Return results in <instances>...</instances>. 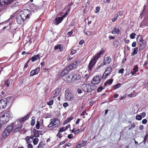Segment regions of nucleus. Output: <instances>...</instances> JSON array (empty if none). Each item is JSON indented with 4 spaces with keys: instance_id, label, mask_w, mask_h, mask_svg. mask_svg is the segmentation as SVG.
I'll return each instance as SVG.
<instances>
[{
    "instance_id": "nucleus-1",
    "label": "nucleus",
    "mask_w": 148,
    "mask_h": 148,
    "mask_svg": "<svg viewBox=\"0 0 148 148\" xmlns=\"http://www.w3.org/2000/svg\"><path fill=\"white\" fill-rule=\"evenodd\" d=\"M30 113H29L27 115L23 118H22L19 119L18 120L15 121L14 122L12 123V125H14L15 127V129L16 131H19L21 130V128L23 127L22 124V122H23L27 119L30 115Z\"/></svg>"
},
{
    "instance_id": "nucleus-60",
    "label": "nucleus",
    "mask_w": 148,
    "mask_h": 148,
    "mask_svg": "<svg viewBox=\"0 0 148 148\" xmlns=\"http://www.w3.org/2000/svg\"><path fill=\"white\" fill-rule=\"evenodd\" d=\"M136 42H133L132 44V47H135L136 46Z\"/></svg>"
},
{
    "instance_id": "nucleus-29",
    "label": "nucleus",
    "mask_w": 148,
    "mask_h": 148,
    "mask_svg": "<svg viewBox=\"0 0 148 148\" xmlns=\"http://www.w3.org/2000/svg\"><path fill=\"white\" fill-rule=\"evenodd\" d=\"M50 123L47 126V127H54V125L53 124L54 119H51L50 120Z\"/></svg>"
},
{
    "instance_id": "nucleus-42",
    "label": "nucleus",
    "mask_w": 148,
    "mask_h": 148,
    "mask_svg": "<svg viewBox=\"0 0 148 148\" xmlns=\"http://www.w3.org/2000/svg\"><path fill=\"white\" fill-rule=\"evenodd\" d=\"M142 116L140 115H138L136 116V119L138 120H140L142 119Z\"/></svg>"
},
{
    "instance_id": "nucleus-59",
    "label": "nucleus",
    "mask_w": 148,
    "mask_h": 148,
    "mask_svg": "<svg viewBox=\"0 0 148 148\" xmlns=\"http://www.w3.org/2000/svg\"><path fill=\"white\" fill-rule=\"evenodd\" d=\"M84 42V40H81L79 42V44L80 45H82L83 44Z\"/></svg>"
},
{
    "instance_id": "nucleus-8",
    "label": "nucleus",
    "mask_w": 148,
    "mask_h": 148,
    "mask_svg": "<svg viewBox=\"0 0 148 148\" xmlns=\"http://www.w3.org/2000/svg\"><path fill=\"white\" fill-rule=\"evenodd\" d=\"M101 77L99 76L94 77L91 81V83L94 84H99L100 81Z\"/></svg>"
},
{
    "instance_id": "nucleus-14",
    "label": "nucleus",
    "mask_w": 148,
    "mask_h": 148,
    "mask_svg": "<svg viewBox=\"0 0 148 148\" xmlns=\"http://www.w3.org/2000/svg\"><path fill=\"white\" fill-rule=\"evenodd\" d=\"M72 77L71 74L66 75L63 78L64 80L69 83H72Z\"/></svg>"
},
{
    "instance_id": "nucleus-21",
    "label": "nucleus",
    "mask_w": 148,
    "mask_h": 148,
    "mask_svg": "<svg viewBox=\"0 0 148 148\" xmlns=\"http://www.w3.org/2000/svg\"><path fill=\"white\" fill-rule=\"evenodd\" d=\"M54 127H57L60 125L59 120L58 119H54Z\"/></svg>"
},
{
    "instance_id": "nucleus-31",
    "label": "nucleus",
    "mask_w": 148,
    "mask_h": 148,
    "mask_svg": "<svg viewBox=\"0 0 148 148\" xmlns=\"http://www.w3.org/2000/svg\"><path fill=\"white\" fill-rule=\"evenodd\" d=\"M113 81V79H110L106 81L105 83V85H107L108 84L110 85L112 84Z\"/></svg>"
},
{
    "instance_id": "nucleus-37",
    "label": "nucleus",
    "mask_w": 148,
    "mask_h": 148,
    "mask_svg": "<svg viewBox=\"0 0 148 148\" xmlns=\"http://www.w3.org/2000/svg\"><path fill=\"white\" fill-rule=\"evenodd\" d=\"M121 85V84H120V83L117 84L114 86V89H116L118 88H119L120 87Z\"/></svg>"
},
{
    "instance_id": "nucleus-22",
    "label": "nucleus",
    "mask_w": 148,
    "mask_h": 148,
    "mask_svg": "<svg viewBox=\"0 0 148 148\" xmlns=\"http://www.w3.org/2000/svg\"><path fill=\"white\" fill-rule=\"evenodd\" d=\"M54 49L55 50L59 49L60 51H63V46L61 45H57L54 47Z\"/></svg>"
},
{
    "instance_id": "nucleus-20",
    "label": "nucleus",
    "mask_w": 148,
    "mask_h": 148,
    "mask_svg": "<svg viewBox=\"0 0 148 148\" xmlns=\"http://www.w3.org/2000/svg\"><path fill=\"white\" fill-rule=\"evenodd\" d=\"M111 61V58L110 57L108 56L104 58V60L103 62L106 65L109 64Z\"/></svg>"
},
{
    "instance_id": "nucleus-62",
    "label": "nucleus",
    "mask_w": 148,
    "mask_h": 148,
    "mask_svg": "<svg viewBox=\"0 0 148 148\" xmlns=\"http://www.w3.org/2000/svg\"><path fill=\"white\" fill-rule=\"evenodd\" d=\"M73 33L72 31H71L68 32L67 35H68L69 36H71V35Z\"/></svg>"
},
{
    "instance_id": "nucleus-57",
    "label": "nucleus",
    "mask_w": 148,
    "mask_h": 148,
    "mask_svg": "<svg viewBox=\"0 0 148 148\" xmlns=\"http://www.w3.org/2000/svg\"><path fill=\"white\" fill-rule=\"evenodd\" d=\"M60 132H58L57 134V136L59 138H60L62 137L61 134H60Z\"/></svg>"
},
{
    "instance_id": "nucleus-19",
    "label": "nucleus",
    "mask_w": 148,
    "mask_h": 148,
    "mask_svg": "<svg viewBox=\"0 0 148 148\" xmlns=\"http://www.w3.org/2000/svg\"><path fill=\"white\" fill-rule=\"evenodd\" d=\"M72 77V82H73L75 80H78L80 79V76L79 74H75L73 75L71 74Z\"/></svg>"
},
{
    "instance_id": "nucleus-4",
    "label": "nucleus",
    "mask_w": 148,
    "mask_h": 148,
    "mask_svg": "<svg viewBox=\"0 0 148 148\" xmlns=\"http://www.w3.org/2000/svg\"><path fill=\"white\" fill-rule=\"evenodd\" d=\"M11 124L12 123H11L10 125L8 126L4 130L3 133V137L6 138L8 136L10 132L13 129L16 130V129H15V127Z\"/></svg>"
},
{
    "instance_id": "nucleus-2",
    "label": "nucleus",
    "mask_w": 148,
    "mask_h": 148,
    "mask_svg": "<svg viewBox=\"0 0 148 148\" xmlns=\"http://www.w3.org/2000/svg\"><path fill=\"white\" fill-rule=\"evenodd\" d=\"M11 115L9 111H7L0 117V121L5 125L11 118Z\"/></svg>"
},
{
    "instance_id": "nucleus-33",
    "label": "nucleus",
    "mask_w": 148,
    "mask_h": 148,
    "mask_svg": "<svg viewBox=\"0 0 148 148\" xmlns=\"http://www.w3.org/2000/svg\"><path fill=\"white\" fill-rule=\"evenodd\" d=\"M41 133V131L40 130H37L34 134V136L36 137H38Z\"/></svg>"
},
{
    "instance_id": "nucleus-11",
    "label": "nucleus",
    "mask_w": 148,
    "mask_h": 148,
    "mask_svg": "<svg viewBox=\"0 0 148 148\" xmlns=\"http://www.w3.org/2000/svg\"><path fill=\"white\" fill-rule=\"evenodd\" d=\"M23 13H22V14L25 15V17H26V19L29 18L30 16H31V11L28 9H24L23 11Z\"/></svg>"
},
{
    "instance_id": "nucleus-13",
    "label": "nucleus",
    "mask_w": 148,
    "mask_h": 148,
    "mask_svg": "<svg viewBox=\"0 0 148 148\" xmlns=\"http://www.w3.org/2000/svg\"><path fill=\"white\" fill-rule=\"evenodd\" d=\"M65 97L67 100L69 101H71L74 99V95L71 92H66L65 95Z\"/></svg>"
},
{
    "instance_id": "nucleus-50",
    "label": "nucleus",
    "mask_w": 148,
    "mask_h": 148,
    "mask_svg": "<svg viewBox=\"0 0 148 148\" xmlns=\"http://www.w3.org/2000/svg\"><path fill=\"white\" fill-rule=\"evenodd\" d=\"M133 70L135 72H136L138 71V67L137 66H135Z\"/></svg>"
},
{
    "instance_id": "nucleus-47",
    "label": "nucleus",
    "mask_w": 148,
    "mask_h": 148,
    "mask_svg": "<svg viewBox=\"0 0 148 148\" xmlns=\"http://www.w3.org/2000/svg\"><path fill=\"white\" fill-rule=\"evenodd\" d=\"M118 17L116 15H115L113 18L112 19V21L114 22L118 18Z\"/></svg>"
},
{
    "instance_id": "nucleus-6",
    "label": "nucleus",
    "mask_w": 148,
    "mask_h": 148,
    "mask_svg": "<svg viewBox=\"0 0 148 148\" xmlns=\"http://www.w3.org/2000/svg\"><path fill=\"white\" fill-rule=\"evenodd\" d=\"M13 0H0V7L3 8L5 5H7L11 3Z\"/></svg>"
},
{
    "instance_id": "nucleus-25",
    "label": "nucleus",
    "mask_w": 148,
    "mask_h": 148,
    "mask_svg": "<svg viewBox=\"0 0 148 148\" xmlns=\"http://www.w3.org/2000/svg\"><path fill=\"white\" fill-rule=\"evenodd\" d=\"M31 8L32 10L33 11L39 10L40 8L38 6L35 5H32V6Z\"/></svg>"
},
{
    "instance_id": "nucleus-32",
    "label": "nucleus",
    "mask_w": 148,
    "mask_h": 148,
    "mask_svg": "<svg viewBox=\"0 0 148 148\" xmlns=\"http://www.w3.org/2000/svg\"><path fill=\"white\" fill-rule=\"evenodd\" d=\"M19 3L18 2H16L14 3L11 6V7L12 8H15L19 5Z\"/></svg>"
},
{
    "instance_id": "nucleus-10",
    "label": "nucleus",
    "mask_w": 148,
    "mask_h": 148,
    "mask_svg": "<svg viewBox=\"0 0 148 148\" xmlns=\"http://www.w3.org/2000/svg\"><path fill=\"white\" fill-rule=\"evenodd\" d=\"M7 102V100L6 99H1L0 101V109L5 108L6 106Z\"/></svg>"
},
{
    "instance_id": "nucleus-27",
    "label": "nucleus",
    "mask_w": 148,
    "mask_h": 148,
    "mask_svg": "<svg viewBox=\"0 0 148 148\" xmlns=\"http://www.w3.org/2000/svg\"><path fill=\"white\" fill-rule=\"evenodd\" d=\"M119 28L118 27L114 28L112 31V33L114 34H119Z\"/></svg>"
},
{
    "instance_id": "nucleus-7",
    "label": "nucleus",
    "mask_w": 148,
    "mask_h": 148,
    "mask_svg": "<svg viewBox=\"0 0 148 148\" xmlns=\"http://www.w3.org/2000/svg\"><path fill=\"white\" fill-rule=\"evenodd\" d=\"M81 62L79 60H77L69 66L68 67L70 70L75 68L78 65L80 64Z\"/></svg>"
},
{
    "instance_id": "nucleus-30",
    "label": "nucleus",
    "mask_w": 148,
    "mask_h": 148,
    "mask_svg": "<svg viewBox=\"0 0 148 148\" xmlns=\"http://www.w3.org/2000/svg\"><path fill=\"white\" fill-rule=\"evenodd\" d=\"M138 49L137 47H135L134 49L133 52L131 54V56H133L136 54L138 52Z\"/></svg>"
},
{
    "instance_id": "nucleus-63",
    "label": "nucleus",
    "mask_w": 148,
    "mask_h": 148,
    "mask_svg": "<svg viewBox=\"0 0 148 148\" xmlns=\"http://www.w3.org/2000/svg\"><path fill=\"white\" fill-rule=\"evenodd\" d=\"M136 35L135 33H132L130 35V37H134Z\"/></svg>"
},
{
    "instance_id": "nucleus-55",
    "label": "nucleus",
    "mask_w": 148,
    "mask_h": 148,
    "mask_svg": "<svg viewBox=\"0 0 148 148\" xmlns=\"http://www.w3.org/2000/svg\"><path fill=\"white\" fill-rule=\"evenodd\" d=\"M68 106V104L66 102L64 103L63 104V106L64 107H66Z\"/></svg>"
},
{
    "instance_id": "nucleus-38",
    "label": "nucleus",
    "mask_w": 148,
    "mask_h": 148,
    "mask_svg": "<svg viewBox=\"0 0 148 148\" xmlns=\"http://www.w3.org/2000/svg\"><path fill=\"white\" fill-rule=\"evenodd\" d=\"M104 88V87L100 86L97 88V92H101Z\"/></svg>"
},
{
    "instance_id": "nucleus-39",
    "label": "nucleus",
    "mask_w": 148,
    "mask_h": 148,
    "mask_svg": "<svg viewBox=\"0 0 148 148\" xmlns=\"http://www.w3.org/2000/svg\"><path fill=\"white\" fill-rule=\"evenodd\" d=\"M6 125H5L3 123H1L0 121V130L3 128Z\"/></svg>"
},
{
    "instance_id": "nucleus-43",
    "label": "nucleus",
    "mask_w": 148,
    "mask_h": 148,
    "mask_svg": "<svg viewBox=\"0 0 148 148\" xmlns=\"http://www.w3.org/2000/svg\"><path fill=\"white\" fill-rule=\"evenodd\" d=\"M114 45L115 47H117L119 45V42L118 41L116 40L114 42Z\"/></svg>"
},
{
    "instance_id": "nucleus-28",
    "label": "nucleus",
    "mask_w": 148,
    "mask_h": 148,
    "mask_svg": "<svg viewBox=\"0 0 148 148\" xmlns=\"http://www.w3.org/2000/svg\"><path fill=\"white\" fill-rule=\"evenodd\" d=\"M105 65V64H104L103 62H102L101 64L98 67H97L96 69V70L97 71H99L101 69H103V66Z\"/></svg>"
},
{
    "instance_id": "nucleus-45",
    "label": "nucleus",
    "mask_w": 148,
    "mask_h": 148,
    "mask_svg": "<svg viewBox=\"0 0 148 148\" xmlns=\"http://www.w3.org/2000/svg\"><path fill=\"white\" fill-rule=\"evenodd\" d=\"M40 127V124L39 122V121H37V124L36 125V128L37 129H39Z\"/></svg>"
},
{
    "instance_id": "nucleus-18",
    "label": "nucleus",
    "mask_w": 148,
    "mask_h": 148,
    "mask_svg": "<svg viewBox=\"0 0 148 148\" xmlns=\"http://www.w3.org/2000/svg\"><path fill=\"white\" fill-rule=\"evenodd\" d=\"M65 17V16H63L62 17H60L56 18L55 19V24L56 25H58L63 20V18Z\"/></svg>"
},
{
    "instance_id": "nucleus-61",
    "label": "nucleus",
    "mask_w": 148,
    "mask_h": 148,
    "mask_svg": "<svg viewBox=\"0 0 148 148\" xmlns=\"http://www.w3.org/2000/svg\"><path fill=\"white\" fill-rule=\"evenodd\" d=\"M140 114L142 117H144L145 116L146 113L145 112H142Z\"/></svg>"
},
{
    "instance_id": "nucleus-34",
    "label": "nucleus",
    "mask_w": 148,
    "mask_h": 148,
    "mask_svg": "<svg viewBox=\"0 0 148 148\" xmlns=\"http://www.w3.org/2000/svg\"><path fill=\"white\" fill-rule=\"evenodd\" d=\"M73 119V117L72 116H70L69 118H68L64 122V124H66L69 122H70Z\"/></svg>"
},
{
    "instance_id": "nucleus-46",
    "label": "nucleus",
    "mask_w": 148,
    "mask_h": 148,
    "mask_svg": "<svg viewBox=\"0 0 148 148\" xmlns=\"http://www.w3.org/2000/svg\"><path fill=\"white\" fill-rule=\"evenodd\" d=\"M33 118H34V117L32 118V120L31 122V125L32 126L34 125L35 123V121L34 119H33Z\"/></svg>"
},
{
    "instance_id": "nucleus-15",
    "label": "nucleus",
    "mask_w": 148,
    "mask_h": 148,
    "mask_svg": "<svg viewBox=\"0 0 148 148\" xmlns=\"http://www.w3.org/2000/svg\"><path fill=\"white\" fill-rule=\"evenodd\" d=\"M96 62V60H94V59H92L90 60L88 66V68L90 71H91L92 68L95 64Z\"/></svg>"
},
{
    "instance_id": "nucleus-49",
    "label": "nucleus",
    "mask_w": 148,
    "mask_h": 148,
    "mask_svg": "<svg viewBox=\"0 0 148 148\" xmlns=\"http://www.w3.org/2000/svg\"><path fill=\"white\" fill-rule=\"evenodd\" d=\"M124 70L122 68L119 69V71L118 72L119 73H121L122 74L123 73Z\"/></svg>"
},
{
    "instance_id": "nucleus-53",
    "label": "nucleus",
    "mask_w": 148,
    "mask_h": 148,
    "mask_svg": "<svg viewBox=\"0 0 148 148\" xmlns=\"http://www.w3.org/2000/svg\"><path fill=\"white\" fill-rule=\"evenodd\" d=\"M73 137V134H71L68 136L67 138H69L71 139V138Z\"/></svg>"
},
{
    "instance_id": "nucleus-58",
    "label": "nucleus",
    "mask_w": 148,
    "mask_h": 148,
    "mask_svg": "<svg viewBox=\"0 0 148 148\" xmlns=\"http://www.w3.org/2000/svg\"><path fill=\"white\" fill-rule=\"evenodd\" d=\"M77 91L79 94H81L82 93V90L80 88H77Z\"/></svg>"
},
{
    "instance_id": "nucleus-56",
    "label": "nucleus",
    "mask_w": 148,
    "mask_h": 148,
    "mask_svg": "<svg viewBox=\"0 0 148 148\" xmlns=\"http://www.w3.org/2000/svg\"><path fill=\"white\" fill-rule=\"evenodd\" d=\"M76 53V51L74 49H72L71 51V53L72 55L75 54Z\"/></svg>"
},
{
    "instance_id": "nucleus-23",
    "label": "nucleus",
    "mask_w": 148,
    "mask_h": 148,
    "mask_svg": "<svg viewBox=\"0 0 148 148\" xmlns=\"http://www.w3.org/2000/svg\"><path fill=\"white\" fill-rule=\"evenodd\" d=\"M39 58V55L38 54L35 55L32 57V58L30 59V60H31L32 62H34Z\"/></svg>"
},
{
    "instance_id": "nucleus-17",
    "label": "nucleus",
    "mask_w": 148,
    "mask_h": 148,
    "mask_svg": "<svg viewBox=\"0 0 148 148\" xmlns=\"http://www.w3.org/2000/svg\"><path fill=\"white\" fill-rule=\"evenodd\" d=\"M40 68L37 67L34 70H32L30 72V75L31 76H34L37 74L40 71Z\"/></svg>"
},
{
    "instance_id": "nucleus-26",
    "label": "nucleus",
    "mask_w": 148,
    "mask_h": 148,
    "mask_svg": "<svg viewBox=\"0 0 148 148\" xmlns=\"http://www.w3.org/2000/svg\"><path fill=\"white\" fill-rule=\"evenodd\" d=\"M137 41L138 42V41H139L140 42H141V43H140L141 45H142L143 44L145 45L146 44V41L143 39L141 38H137Z\"/></svg>"
},
{
    "instance_id": "nucleus-3",
    "label": "nucleus",
    "mask_w": 148,
    "mask_h": 148,
    "mask_svg": "<svg viewBox=\"0 0 148 148\" xmlns=\"http://www.w3.org/2000/svg\"><path fill=\"white\" fill-rule=\"evenodd\" d=\"M95 88L94 85L88 84H84L82 86V89L86 92H91Z\"/></svg>"
},
{
    "instance_id": "nucleus-35",
    "label": "nucleus",
    "mask_w": 148,
    "mask_h": 148,
    "mask_svg": "<svg viewBox=\"0 0 148 148\" xmlns=\"http://www.w3.org/2000/svg\"><path fill=\"white\" fill-rule=\"evenodd\" d=\"M11 82V80H9V79L7 80L5 82V86L6 87H9Z\"/></svg>"
},
{
    "instance_id": "nucleus-9",
    "label": "nucleus",
    "mask_w": 148,
    "mask_h": 148,
    "mask_svg": "<svg viewBox=\"0 0 148 148\" xmlns=\"http://www.w3.org/2000/svg\"><path fill=\"white\" fill-rule=\"evenodd\" d=\"M112 71V68L108 67L107 68L103 73L102 78H105L106 77L108 76Z\"/></svg>"
},
{
    "instance_id": "nucleus-48",
    "label": "nucleus",
    "mask_w": 148,
    "mask_h": 148,
    "mask_svg": "<svg viewBox=\"0 0 148 148\" xmlns=\"http://www.w3.org/2000/svg\"><path fill=\"white\" fill-rule=\"evenodd\" d=\"M65 130L64 129V127H62L61 128H60V130H59V132H62L64 131H65Z\"/></svg>"
},
{
    "instance_id": "nucleus-41",
    "label": "nucleus",
    "mask_w": 148,
    "mask_h": 148,
    "mask_svg": "<svg viewBox=\"0 0 148 148\" xmlns=\"http://www.w3.org/2000/svg\"><path fill=\"white\" fill-rule=\"evenodd\" d=\"M53 101H54L53 99H51L47 103V104L49 106H51L53 105Z\"/></svg>"
},
{
    "instance_id": "nucleus-51",
    "label": "nucleus",
    "mask_w": 148,
    "mask_h": 148,
    "mask_svg": "<svg viewBox=\"0 0 148 148\" xmlns=\"http://www.w3.org/2000/svg\"><path fill=\"white\" fill-rule=\"evenodd\" d=\"M100 10V8L99 7H97L96 8V10L95 12V13H97L98 11Z\"/></svg>"
},
{
    "instance_id": "nucleus-40",
    "label": "nucleus",
    "mask_w": 148,
    "mask_h": 148,
    "mask_svg": "<svg viewBox=\"0 0 148 148\" xmlns=\"http://www.w3.org/2000/svg\"><path fill=\"white\" fill-rule=\"evenodd\" d=\"M123 11H119L116 14L118 17L121 16L123 14Z\"/></svg>"
},
{
    "instance_id": "nucleus-12",
    "label": "nucleus",
    "mask_w": 148,
    "mask_h": 148,
    "mask_svg": "<svg viewBox=\"0 0 148 148\" xmlns=\"http://www.w3.org/2000/svg\"><path fill=\"white\" fill-rule=\"evenodd\" d=\"M60 92L59 89H55L52 93L50 99H52L57 97Z\"/></svg>"
},
{
    "instance_id": "nucleus-52",
    "label": "nucleus",
    "mask_w": 148,
    "mask_h": 148,
    "mask_svg": "<svg viewBox=\"0 0 148 148\" xmlns=\"http://www.w3.org/2000/svg\"><path fill=\"white\" fill-rule=\"evenodd\" d=\"M30 61V60H29L28 61H27V62L25 64V65H24V69L25 68H27L28 66V62L29 61Z\"/></svg>"
},
{
    "instance_id": "nucleus-44",
    "label": "nucleus",
    "mask_w": 148,
    "mask_h": 148,
    "mask_svg": "<svg viewBox=\"0 0 148 148\" xmlns=\"http://www.w3.org/2000/svg\"><path fill=\"white\" fill-rule=\"evenodd\" d=\"M43 144L42 143H40L38 145V148H43Z\"/></svg>"
},
{
    "instance_id": "nucleus-54",
    "label": "nucleus",
    "mask_w": 148,
    "mask_h": 148,
    "mask_svg": "<svg viewBox=\"0 0 148 148\" xmlns=\"http://www.w3.org/2000/svg\"><path fill=\"white\" fill-rule=\"evenodd\" d=\"M147 121L146 119H144L142 121V123L143 124H145L147 122Z\"/></svg>"
},
{
    "instance_id": "nucleus-24",
    "label": "nucleus",
    "mask_w": 148,
    "mask_h": 148,
    "mask_svg": "<svg viewBox=\"0 0 148 148\" xmlns=\"http://www.w3.org/2000/svg\"><path fill=\"white\" fill-rule=\"evenodd\" d=\"M86 142L82 141L79 142L76 146V148H80L86 144Z\"/></svg>"
},
{
    "instance_id": "nucleus-64",
    "label": "nucleus",
    "mask_w": 148,
    "mask_h": 148,
    "mask_svg": "<svg viewBox=\"0 0 148 148\" xmlns=\"http://www.w3.org/2000/svg\"><path fill=\"white\" fill-rule=\"evenodd\" d=\"M33 146L31 144H29L28 145V148H32Z\"/></svg>"
},
{
    "instance_id": "nucleus-5",
    "label": "nucleus",
    "mask_w": 148,
    "mask_h": 148,
    "mask_svg": "<svg viewBox=\"0 0 148 148\" xmlns=\"http://www.w3.org/2000/svg\"><path fill=\"white\" fill-rule=\"evenodd\" d=\"M26 19L25 15L21 14H18L16 15V20L18 23L21 24L23 23L24 21Z\"/></svg>"
},
{
    "instance_id": "nucleus-36",
    "label": "nucleus",
    "mask_w": 148,
    "mask_h": 148,
    "mask_svg": "<svg viewBox=\"0 0 148 148\" xmlns=\"http://www.w3.org/2000/svg\"><path fill=\"white\" fill-rule=\"evenodd\" d=\"M38 141H39V139L38 138H34V139L33 141V142L34 144L35 145H37L38 143Z\"/></svg>"
},
{
    "instance_id": "nucleus-16",
    "label": "nucleus",
    "mask_w": 148,
    "mask_h": 148,
    "mask_svg": "<svg viewBox=\"0 0 148 148\" xmlns=\"http://www.w3.org/2000/svg\"><path fill=\"white\" fill-rule=\"evenodd\" d=\"M103 52L104 51L103 50H101L98 53L96 54L93 57V58L92 59H94V60H96V61H97V60L100 58L101 55Z\"/></svg>"
}]
</instances>
